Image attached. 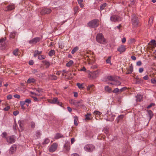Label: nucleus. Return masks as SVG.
Here are the masks:
<instances>
[{
	"label": "nucleus",
	"instance_id": "a878e982",
	"mask_svg": "<svg viewBox=\"0 0 156 156\" xmlns=\"http://www.w3.org/2000/svg\"><path fill=\"white\" fill-rule=\"evenodd\" d=\"M77 100L72 99L69 100V102L70 104L74 105L76 106V105L77 104Z\"/></svg>",
	"mask_w": 156,
	"mask_h": 156
},
{
	"label": "nucleus",
	"instance_id": "f03ea898",
	"mask_svg": "<svg viewBox=\"0 0 156 156\" xmlns=\"http://www.w3.org/2000/svg\"><path fill=\"white\" fill-rule=\"evenodd\" d=\"M99 25V21L98 20L95 19L90 21L87 23L88 27L91 28H96Z\"/></svg>",
	"mask_w": 156,
	"mask_h": 156
},
{
	"label": "nucleus",
	"instance_id": "052dcab7",
	"mask_svg": "<svg viewBox=\"0 0 156 156\" xmlns=\"http://www.w3.org/2000/svg\"><path fill=\"white\" fill-rule=\"evenodd\" d=\"M19 113V112L18 111H16L13 112V114L15 116L17 115Z\"/></svg>",
	"mask_w": 156,
	"mask_h": 156
},
{
	"label": "nucleus",
	"instance_id": "c85d7f7f",
	"mask_svg": "<svg viewBox=\"0 0 156 156\" xmlns=\"http://www.w3.org/2000/svg\"><path fill=\"white\" fill-rule=\"evenodd\" d=\"M74 124L77 126L78 125L77 121H78V117L77 116H76L74 117Z\"/></svg>",
	"mask_w": 156,
	"mask_h": 156
},
{
	"label": "nucleus",
	"instance_id": "2eb2a0df",
	"mask_svg": "<svg viewBox=\"0 0 156 156\" xmlns=\"http://www.w3.org/2000/svg\"><path fill=\"white\" fill-rule=\"evenodd\" d=\"M126 50L125 46L124 45H121L118 47L117 48V51L120 52V54L124 52Z\"/></svg>",
	"mask_w": 156,
	"mask_h": 156
},
{
	"label": "nucleus",
	"instance_id": "f704fd0d",
	"mask_svg": "<svg viewBox=\"0 0 156 156\" xmlns=\"http://www.w3.org/2000/svg\"><path fill=\"white\" fill-rule=\"evenodd\" d=\"M73 63V62L72 60H70L68 63H67L66 66L68 67H70Z\"/></svg>",
	"mask_w": 156,
	"mask_h": 156
},
{
	"label": "nucleus",
	"instance_id": "6e6d98bb",
	"mask_svg": "<svg viewBox=\"0 0 156 156\" xmlns=\"http://www.w3.org/2000/svg\"><path fill=\"white\" fill-rule=\"evenodd\" d=\"M36 91L39 93H42L43 92V90L41 88H38L36 89Z\"/></svg>",
	"mask_w": 156,
	"mask_h": 156
},
{
	"label": "nucleus",
	"instance_id": "c756f323",
	"mask_svg": "<svg viewBox=\"0 0 156 156\" xmlns=\"http://www.w3.org/2000/svg\"><path fill=\"white\" fill-rule=\"evenodd\" d=\"M113 81L114 85L116 86L120 85L121 84V83L120 81L116 80L115 79V81Z\"/></svg>",
	"mask_w": 156,
	"mask_h": 156
},
{
	"label": "nucleus",
	"instance_id": "4d7b16f0",
	"mask_svg": "<svg viewBox=\"0 0 156 156\" xmlns=\"http://www.w3.org/2000/svg\"><path fill=\"white\" fill-rule=\"evenodd\" d=\"M7 136V134L6 132H4L2 134V137L6 138V136Z\"/></svg>",
	"mask_w": 156,
	"mask_h": 156
},
{
	"label": "nucleus",
	"instance_id": "c03bdc74",
	"mask_svg": "<svg viewBox=\"0 0 156 156\" xmlns=\"http://www.w3.org/2000/svg\"><path fill=\"white\" fill-rule=\"evenodd\" d=\"M91 116V114H86L85 116H86V120H90V117Z\"/></svg>",
	"mask_w": 156,
	"mask_h": 156
},
{
	"label": "nucleus",
	"instance_id": "79ce46f5",
	"mask_svg": "<svg viewBox=\"0 0 156 156\" xmlns=\"http://www.w3.org/2000/svg\"><path fill=\"white\" fill-rule=\"evenodd\" d=\"M18 49H16L15 50L13 51V54L16 55L17 56L18 55Z\"/></svg>",
	"mask_w": 156,
	"mask_h": 156
},
{
	"label": "nucleus",
	"instance_id": "7c9ffc66",
	"mask_svg": "<svg viewBox=\"0 0 156 156\" xmlns=\"http://www.w3.org/2000/svg\"><path fill=\"white\" fill-rule=\"evenodd\" d=\"M105 90L109 93H110L112 91V89L108 86H106L105 88Z\"/></svg>",
	"mask_w": 156,
	"mask_h": 156
},
{
	"label": "nucleus",
	"instance_id": "bf43d9fd",
	"mask_svg": "<svg viewBox=\"0 0 156 156\" xmlns=\"http://www.w3.org/2000/svg\"><path fill=\"white\" fill-rule=\"evenodd\" d=\"M13 97L15 98H18V99H19L20 98V96L19 95H18V94H14L13 95Z\"/></svg>",
	"mask_w": 156,
	"mask_h": 156
},
{
	"label": "nucleus",
	"instance_id": "6ab92c4d",
	"mask_svg": "<svg viewBox=\"0 0 156 156\" xmlns=\"http://www.w3.org/2000/svg\"><path fill=\"white\" fill-rule=\"evenodd\" d=\"M16 147L15 145H13L10 148L9 150V153L12 154L13 152L16 150Z\"/></svg>",
	"mask_w": 156,
	"mask_h": 156
},
{
	"label": "nucleus",
	"instance_id": "4be33fe9",
	"mask_svg": "<svg viewBox=\"0 0 156 156\" xmlns=\"http://www.w3.org/2000/svg\"><path fill=\"white\" fill-rule=\"evenodd\" d=\"M48 77L49 79L52 80H56L57 79V77L54 75H50L48 76Z\"/></svg>",
	"mask_w": 156,
	"mask_h": 156
},
{
	"label": "nucleus",
	"instance_id": "3c124183",
	"mask_svg": "<svg viewBox=\"0 0 156 156\" xmlns=\"http://www.w3.org/2000/svg\"><path fill=\"white\" fill-rule=\"evenodd\" d=\"M94 86V85L92 84L88 86L87 87V90H90Z\"/></svg>",
	"mask_w": 156,
	"mask_h": 156
},
{
	"label": "nucleus",
	"instance_id": "423d86ee",
	"mask_svg": "<svg viewBox=\"0 0 156 156\" xmlns=\"http://www.w3.org/2000/svg\"><path fill=\"white\" fill-rule=\"evenodd\" d=\"M84 148L87 151L91 152L94 149V147L92 144H87L84 147Z\"/></svg>",
	"mask_w": 156,
	"mask_h": 156
},
{
	"label": "nucleus",
	"instance_id": "f3484780",
	"mask_svg": "<svg viewBox=\"0 0 156 156\" xmlns=\"http://www.w3.org/2000/svg\"><path fill=\"white\" fill-rule=\"evenodd\" d=\"M99 73L98 71L97 70L94 71L90 74V77H92V78H96L98 76Z\"/></svg>",
	"mask_w": 156,
	"mask_h": 156
},
{
	"label": "nucleus",
	"instance_id": "9d476101",
	"mask_svg": "<svg viewBox=\"0 0 156 156\" xmlns=\"http://www.w3.org/2000/svg\"><path fill=\"white\" fill-rule=\"evenodd\" d=\"M58 144L56 143H53L49 148V151L51 152H54L57 149Z\"/></svg>",
	"mask_w": 156,
	"mask_h": 156
},
{
	"label": "nucleus",
	"instance_id": "aec40b11",
	"mask_svg": "<svg viewBox=\"0 0 156 156\" xmlns=\"http://www.w3.org/2000/svg\"><path fill=\"white\" fill-rule=\"evenodd\" d=\"M147 114L149 117V120L150 121L153 116V114L151 110H147Z\"/></svg>",
	"mask_w": 156,
	"mask_h": 156
},
{
	"label": "nucleus",
	"instance_id": "603ef678",
	"mask_svg": "<svg viewBox=\"0 0 156 156\" xmlns=\"http://www.w3.org/2000/svg\"><path fill=\"white\" fill-rule=\"evenodd\" d=\"M151 43L154 46H155V45H156L155 41V40H152L151 41Z\"/></svg>",
	"mask_w": 156,
	"mask_h": 156
},
{
	"label": "nucleus",
	"instance_id": "a18cd8bd",
	"mask_svg": "<svg viewBox=\"0 0 156 156\" xmlns=\"http://www.w3.org/2000/svg\"><path fill=\"white\" fill-rule=\"evenodd\" d=\"M50 142V140L48 138H46L45 139L44 142L43 143V144H48Z\"/></svg>",
	"mask_w": 156,
	"mask_h": 156
},
{
	"label": "nucleus",
	"instance_id": "72a5a7b5",
	"mask_svg": "<svg viewBox=\"0 0 156 156\" xmlns=\"http://www.w3.org/2000/svg\"><path fill=\"white\" fill-rule=\"evenodd\" d=\"M107 5V4L106 3H104L103 4H101L100 7V10H103L105 8L106 6Z\"/></svg>",
	"mask_w": 156,
	"mask_h": 156
},
{
	"label": "nucleus",
	"instance_id": "5fc2aeb1",
	"mask_svg": "<svg viewBox=\"0 0 156 156\" xmlns=\"http://www.w3.org/2000/svg\"><path fill=\"white\" fill-rule=\"evenodd\" d=\"M94 113L95 115H100L101 114V113L98 111H95L94 112Z\"/></svg>",
	"mask_w": 156,
	"mask_h": 156
},
{
	"label": "nucleus",
	"instance_id": "ea45409f",
	"mask_svg": "<svg viewBox=\"0 0 156 156\" xmlns=\"http://www.w3.org/2000/svg\"><path fill=\"white\" fill-rule=\"evenodd\" d=\"M16 33L15 32L11 33L9 35L10 37L12 38H14L15 37Z\"/></svg>",
	"mask_w": 156,
	"mask_h": 156
},
{
	"label": "nucleus",
	"instance_id": "7ed1b4c3",
	"mask_svg": "<svg viewBox=\"0 0 156 156\" xmlns=\"http://www.w3.org/2000/svg\"><path fill=\"white\" fill-rule=\"evenodd\" d=\"M6 38H2L0 39V49L5 50L6 47V44L5 43Z\"/></svg>",
	"mask_w": 156,
	"mask_h": 156
},
{
	"label": "nucleus",
	"instance_id": "39448f33",
	"mask_svg": "<svg viewBox=\"0 0 156 156\" xmlns=\"http://www.w3.org/2000/svg\"><path fill=\"white\" fill-rule=\"evenodd\" d=\"M40 38L37 37L30 40L28 42L30 44L34 45L36 44L38 42L40 41Z\"/></svg>",
	"mask_w": 156,
	"mask_h": 156
},
{
	"label": "nucleus",
	"instance_id": "c9c22d12",
	"mask_svg": "<svg viewBox=\"0 0 156 156\" xmlns=\"http://www.w3.org/2000/svg\"><path fill=\"white\" fill-rule=\"evenodd\" d=\"M77 1L78 2V4L80 6L81 8H83V5L82 3V2L83 1V0H77Z\"/></svg>",
	"mask_w": 156,
	"mask_h": 156
},
{
	"label": "nucleus",
	"instance_id": "9b49d317",
	"mask_svg": "<svg viewBox=\"0 0 156 156\" xmlns=\"http://www.w3.org/2000/svg\"><path fill=\"white\" fill-rule=\"evenodd\" d=\"M77 104L76 105V107H79L80 108H84L85 107V106L83 103V101L82 100H80L77 101Z\"/></svg>",
	"mask_w": 156,
	"mask_h": 156
},
{
	"label": "nucleus",
	"instance_id": "2f4dec72",
	"mask_svg": "<svg viewBox=\"0 0 156 156\" xmlns=\"http://www.w3.org/2000/svg\"><path fill=\"white\" fill-rule=\"evenodd\" d=\"M107 79L109 80L113 81H115V78L112 76H108Z\"/></svg>",
	"mask_w": 156,
	"mask_h": 156
},
{
	"label": "nucleus",
	"instance_id": "4468645a",
	"mask_svg": "<svg viewBox=\"0 0 156 156\" xmlns=\"http://www.w3.org/2000/svg\"><path fill=\"white\" fill-rule=\"evenodd\" d=\"M15 8V6L14 4H10L8 5L5 10V11H9L14 9Z\"/></svg>",
	"mask_w": 156,
	"mask_h": 156
},
{
	"label": "nucleus",
	"instance_id": "cd10ccee",
	"mask_svg": "<svg viewBox=\"0 0 156 156\" xmlns=\"http://www.w3.org/2000/svg\"><path fill=\"white\" fill-rule=\"evenodd\" d=\"M42 53L41 51H39L38 50H35L34 51V57H36L37 55L41 54Z\"/></svg>",
	"mask_w": 156,
	"mask_h": 156
},
{
	"label": "nucleus",
	"instance_id": "e2e57ef3",
	"mask_svg": "<svg viewBox=\"0 0 156 156\" xmlns=\"http://www.w3.org/2000/svg\"><path fill=\"white\" fill-rule=\"evenodd\" d=\"M154 103H151L150 105H148L147 107V108H149L152 106H154Z\"/></svg>",
	"mask_w": 156,
	"mask_h": 156
},
{
	"label": "nucleus",
	"instance_id": "0e129e2a",
	"mask_svg": "<svg viewBox=\"0 0 156 156\" xmlns=\"http://www.w3.org/2000/svg\"><path fill=\"white\" fill-rule=\"evenodd\" d=\"M10 108V107L9 106H7L4 108L3 109L5 111H8L9 110Z\"/></svg>",
	"mask_w": 156,
	"mask_h": 156
},
{
	"label": "nucleus",
	"instance_id": "393cba45",
	"mask_svg": "<svg viewBox=\"0 0 156 156\" xmlns=\"http://www.w3.org/2000/svg\"><path fill=\"white\" fill-rule=\"evenodd\" d=\"M42 62L44 64L46 68H48L50 66V63L49 62L46 60L42 61Z\"/></svg>",
	"mask_w": 156,
	"mask_h": 156
},
{
	"label": "nucleus",
	"instance_id": "ddd939ff",
	"mask_svg": "<svg viewBox=\"0 0 156 156\" xmlns=\"http://www.w3.org/2000/svg\"><path fill=\"white\" fill-rule=\"evenodd\" d=\"M7 142L9 144H12L15 141V137L14 136H12L6 138Z\"/></svg>",
	"mask_w": 156,
	"mask_h": 156
},
{
	"label": "nucleus",
	"instance_id": "09e8293b",
	"mask_svg": "<svg viewBox=\"0 0 156 156\" xmlns=\"http://www.w3.org/2000/svg\"><path fill=\"white\" fill-rule=\"evenodd\" d=\"M38 58L40 60L44 59L45 58V56L44 55H40L38 56Z\"/></svg>",
	"mask_w": 156,
	"mask_h": 156
},
{
	"label": "nucleus",
	"instance_id": "8fccbe9b",
	"mask_svg": "<svg viewBox=\"0 0 156 156\" xmlns=\"http://www.w3.org/2000/svg\"><path fill=\"white\" fill-rule=\"evenodd\" d=\"M25 103L29 104L31 103V100L30 99H27L25 101Z\"/></svg>",
	"mask_w": 156,
	"mask_h": 156
},
{
	"label": "nucleus",
	"instance_id": "0eeeda50",
	"mask_svg": "<svg viewBox=\"0 0 156 156\" xmlns=\"http://www.w3.org/2000/svg\"><path fill=\"white\" fill-rule=\"evenodd\" d=\"M132 25L134 27H136L138 24V20L137 17L136 16H134L132 19Z\"/></svg>",
	"mask_w": 156,
	"mask_h": 156
},
{
	"label": "nucleus",
	"instance_id": "a19ab883",
	"mask_svg": "<svg viewBox=\"0 0 156 156\" xmlns=\"http://www.w3.org/2000/svg\"><path fill=\"white\" fill-rule=\"evenodd\" d=\"M78 9L79 7L78 6H76L74 7L73 10L74 11L75 14H76V13L77 12Z\"/></svg>",
	"mask_w": 156,
	"mask_h": 156
},
{
	"label": "nucleus",
	"instance_id": "58836bf2",
	"mask_svg": "<svg viewBox=\"0 0 156 156\" xmlns=\"http://www.w3.org/2000/svg\"><path fill=\"white\" fill-rule=\"evenodd\" d=\"M83 84H80V83H77L76 86L79 89H83L84 87H83Z\"/></svg>",
	"mask_w": 156,
	"mask_h": 156
},
{
	"label": "nucleus",
	"instance_id": "864d4df0",
	"mask_svg": "<svg viewBox=\"0 0 156 156\" xmlns=\"http://www.w3.org/2000/svg\"><path fill=\"white\" fill-rule=\"evenodd\" d=\"M30 126L32 128H34L35 126V123L33 122H32L30 123Z\"/></svg>",
	"mask_w": 156,
	"mask_h": 156
},
{
	"label": "nucleus",
	"instance_id": "49530a36",
	"mask_svg": "<svg viewBox=\"0 0 156 156\" xmlns=\"http://www.w3.org/2000/svg\"><path fill=\"white\" fill-rule=\"evenodd\" d=\"M111 57H109L108 59L106 60V62L107 63H110L111 65Z\"/></svg>",
	"mask_w": 156,
	"mask_h": 156
},
{
	"label": "nucleus",
	"instance_id": "5701e85b",
	"mask_svg": "<svg viewBox=\"0 0 156 156\" xmlns=\"http://www.w3.org/2000/svg\"><path fill=\"white\" fill-rule=\"evenodd\" d=\"M64 137V136L61 134L60 133H57L56 134L55 138V139H58L60 138Z\"/></svg>",
	"mask_w": 156,
	"mask_h": 156
},
{
	"label": "nucleus",
	"instance_id": "a211bd4d",
	"mask_svg": "<svg viewBox=\"0 0 156 156\" xmlns=\"http://www.w3.org/2000/svg\"><path fill=\"white\" fill-rule=\"evenodd\" d=\"M133 71V67L132 64H131L129 66V68L127 69V71L126 72V74H130L132 73Z\"/></svg>",
	"mask_w": 156,
	"mask_h": 156
},
{
	"label": "nucleus",
	"instance_id": "b1692460",
	"mask_svg": "<svg viewBox=\"0 0 156 156\" xmlns=\"http://www.w3.org/2000/svg\"><path fill=\"white\" fill-rule=\"evenodd\" d=\"M35 81V79L33 78H29L27 81L28 83H34Z\"/></svg>",
	"mask_w": 156,
	"mask_h": 156
},
{
	"label": "nucleus",
	"instance_id": "37998d69",
	"mask_svg": "<svg viewBox=\"0 0 156 156\" xmlns=\"http://www.w3.org/2000/svg\"><path fill=\"white\" fill-rule=\"evenodd\" d=\"M103 131L106 134H107L108 133V132H109V129L108 128H105L103 129Z\"/></svg>",
	"mask_w": 156,
	"mask_h": 156
},
{
	"label": "nucleus",
	"instance_id": "bb28decb",
	"mask_svg": "<svg viewBox=\"0 0 156 156\" xmlns=\"http://www.w3.org/2000/svg\"><path fill=\"white\" fill-rule=\"evenodd\" d=\"M154 20V17H150L149 20L148 21V25L150 26H151L153 23V22Z\"/></svg>",
	"mask_w": 156,
	"mask_h": 156
},
{
	"label": "nucleus",
	"instance_id": "473e14b6",
	"mask_svg": "<svg viewBox=\"0 0 156 156\" xmlns=\"http://www.w3.org/2000/svg\"><path fill=\"white\" fill-rule=\"evenodd\" d=\"M79 49V48L78 47H75L72 50L71 53L72 54H74L76 51Z\"/></svg>",
	"mask_w": 156,
	"mask_h": 156
},
{
	"label": "nucleus",
	"instance_id": "4c0bfd02",
	"mask_svg": "<svg viewBox=\"0 0 156 156\" xmlns=\"http://www.w3.org/2000/svg\"><path fill=\"white\" fill-rule=\"evenodd\" d=\"M55 51L53 50H51L48 53V55L50 56H52L55 54Z\"/></svg>",
	"mask_w": 156,
	"mask_h": 156
},
{
	"label": "nucleus",
	"instance_id": "de8ad7c7",
	"mask_svg": "<svg viewBox=\"0 0 156 156\" xmlns=\"http://www.w3.org/2000/svg\"><path fill=\"white\" fill-rule=\"evenodd\" d=\"M119 91H120L119 89L118 88H116L114 89L112 91V92L113 93H116L118 92Z\"/></svg>",
	"mask_w": 156,
	"mask_h": 156
},
{
	"label": "nucleus",
	"instance_id": "e433bc0d",
	"mask_svg": "<svg viewBox=\"0 0 156 156\" xmlns=\"http://www.w3.org/2000/svg\"><path fill=\"white\" fill-rule=\"evenodd\" d=\"M32 98L34 99V101H41V100L42 99L41 98H37V97H34V96H32Z\"/></svg>",
	"mask_w": 156,
	"mask_h": 156
},
{
	"label": "nucleus",
	"instance_id": "f257e3e1",
	"mask_svg": "<svg viewBox=\"0 0 156 156\" xmlns=\"http://www.w3.org/2000/svg\"><path fill=\"white\" fill-rule=\"evenodd\" d=\"M97 41L99 43L105 44L107 43L106 40L103 34L102 33H99L97 34L96 37Z\"/></svg>",
	"mask_w": 156,
	"mask_h": 156
},
{
	"label": "nucleus",
	"instance_id": "338daca9",
	"mask_svg": "<svg viewBox=\"0 0 156 156\" xmlns=\"http://www.w3.org/2000/svg\"><path fill=\"white\" fill-rule=\"evenodd\" d=\"M40 133L39 131H37L36 132V136L37 137L40 136Z\"/></svg>",
	"mask_w": 156,
	"mask_h": 156
},
{
	"label": "nucleus",
	"instance_id": "6e6552de",
	"mask_svg": "<svg viewBox=\"0 0 156 156\" xmlns=\"http://www.w3.org/2000/svg\"><path fill=\"white\" fill-rule=\"evenodd\" d=\"M110 20L112 21L116 22L120 21L122 20L121 17L119 16L113 15L110 17Z\"/></svg>",
	"mask_w": 156,
	"mask_h": 156
},
{
	"label": "nucleus",
	"instance_id": "dca6fc26",
	"mask_svg": "<svg viewBox=\"0 0 156 156\" xmlns=\"http://www.w3.org/2000/svg\"><path fill=\"white\" fill-rule=\"evenodd\" d=\"M51 12V9L48 8H44L42 9L41 12V14H45L49 13Z\"/></svg>",
	"mask_w": 156,
	"mask_h": 156
},
{
	"label": "nucleus",
	"instance_id": "774afa93",
	"mask_svg": "<svg viewBox=\"0 0 156 156\" xmlns=\"http://www.w3.org/2000/svg\"><path fill=\"white\" fill-rule=\"evenodd\" d=\"M34 63V62L33 60H30L29 62V64L30 65H33Z\"/></svg>",
	"mask_w": 156,
	"mask_h": 156
},
{
	"label": "nucleus",
	"instance_id": "13d9d810",
	"mask_svg": "<svg viewBox=\"0 0 156 156\" xmlns=\"http://www.w3.org/2000/svg\"><path fill=\"white\" fill-rule=\"evenodd\" d=\"M127 89V88L126 87H122V88H121L120 90L119 91L120 92H122L123 91Z\"/></svg>",
	"mask_w": 156,
	"mask_h": 156
},
{
	"label": "nucleus",
	"instance_id": "69168bd1",
	"mask_svg": "<svg viewBox=\"0 0 156 156\" xmlns=\"http://www.w3.org/2000/svg\"><path fill=\"white\" fill-rule=\"evenodd\" d=\"M25 104V101H21L20 102V105H24Z\"/></svg>",
	"mask_w": 156,
	"mask_h": 156
},
{
	"label": "nucleus",
	"instance_id": "1a4fd4ad",
	"mask_svg": "<svg viewBox=\"0 0 156 156\" xmlns=\"http://www.w3.org/2000/svg\"><path fill=\"white\" fill-rule=\"evenodd\" d=\"M107 114V116L108 117L106 119L107 121H112L114 120L113 116L111 112L108 111Z\"/></svg>",
	"mask_w": 156,
	"mask_h": 156
},
{
	"label": "nucleus",
	"instance_id": "412c9836",
	"mask_svg": "<svg viewBox=\"0 0 156 156\" xmlns=\"http://www.w3.org/2000/svg\"><path fill=\"white\" fill-rule=\"evenodd\" d=\"M136 100L137 101H141L142 100L143 97L141 95H137L136 96Z\"/></svg>",
	"mask_w": 156,
	"mask_h": 156
},
{
	"label": "nucleus",
	"instance_id": "680f3d73",
	"mask_svg": "<svg viewBox=\"0 0 156 156\" xmlns=\"http://www.w3.org/2000/svg\"><path fill=\"white\" fill-rule=\"evenodd\" d=\"M12 96L11 94H9L7 96V98L8 100H10L12 98Z\"/></svg>",
	"mask_w": 156,
	"mask_h": 156
},
{
	"label": "nucleus",
	"instance_id": "f8f14e48",
	"mask_svg": "<svg viewBox=\"0 0 156 156\" xmlns=\"http://www.w3.org/2000/svg\"><path fill=\"white\" fill-rule=\"evenodd\" d=\"M70 149V145L69 142L66 143L64 146L63 150L65 153L68 152Z\"/></svg>",
	"mask_w": 156,
	"mask_h": 156
},
{
	"label": "nucleus",
	"instance_id": "20e7f679",
	"mask_svg": "<svg viewBox=\"0 0 156 156\" xmlns=\"http://www.w3.org/2000/svg\"><path fill=\"white\" fill-rule=\"evenodd\" d=\"M49 102L51 103L57 104L61 106H62V103L59 102L57 98H54L53 99L49 100Z\"/></svg>",
	"mask_w": 156,
	"mask_h": 156
}]
</instances>
